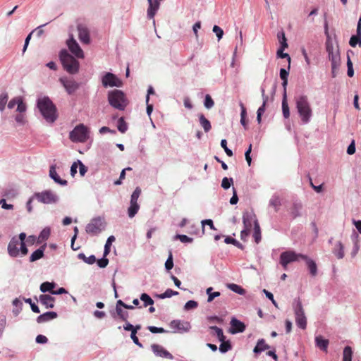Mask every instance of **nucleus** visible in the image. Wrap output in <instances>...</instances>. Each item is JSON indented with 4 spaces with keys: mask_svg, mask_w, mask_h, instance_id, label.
I'll return each mask as SVG.
<instances>
[{
    "mask_svg": "<svg viewBox=\"0 0 361 361\" xmlns=\"http://www.w3.org/2000/svg\"><path fill=\"white\" fill-rule=\"evenodd\" d=\"M37 108L47 122L54 123L56 120V106L48 97H40L37 99Z\"/></svg>",
    "mask_w": 361,
    "mask_h": 361,
    "instance_id": "1",
    "label": "nucleus"
},
{
    "mask_svg": "<svg viewBox=\"0 0 361 361\" xmlns=\"http://www.w3.org/2000/svg\"><path fill=\"white\" fill-rule=\"evenodd\" d=\"M295 105L299 116L303 123H308L312 116V109L308 97L300 95L295 98Z\"/></svg>",
    "mask_w": 361,
    "mask_h": 361,
    "instance_id": "2",
    "label": "nucleus"
},
{
    "mask_svg": "<svg viewBox=\"0 0 361 361\" xmlns=\"http://www.w3.org/2000/svg\"><path fill=\"white\" fill-rule=\"evenodd\" d=\"M63 68L70 74H75L79 71L80 63L66 50H61L59 54Z\"/></svg>",
    "mask_w": 361,
    "mask_h": 361,
    "instance_id": "3",
    "label": "nucleus"
},
{
    "mask_svg": "<svg viewBox=\"0 0 361 361\" xmlns=\"http://www.w3.org/2000/svg\"><path fill=\"white\" fill-rule=\"evenodd\" d=\"M108 101L114 108L123 111L126 107L128 102L124 93L119 90H114L108 92Z\"/></svg>",
    "mask_w": 361,
    "mask_h": 361,
    "instance_id": "4",
    "label": "nucleus"
},
{
    "mask_svg": "<svg viewBox=\"0 0 361 361\" xmlns=\"http://www.w3.org/2000/svg\"><path fill=\"white\" fill-rule=\"evenodd\" d=\"M89 137V129L84 124L76 126L69 134V138L73 142H85Z\"/></svg>",
    "mask_w": 361,
    "mask_h": 361,
    "instance_id": "5",
    "label": "nucleus"
},
{
    "mask_svg": "<svg viewBox=\"0 0 361 361\" xmlns=\"http://www.w3.org/2000/svg\"><path fill=\"white\" fill-rule=\"evenodd\" d=\"M34 198L42 204H55L59 201V195L53 190H45L34 193Z\"/></svg>",
    "mask_w": 361,
    "mask_h": 361,
    "instance_id": "6",
    "label": "nucleus"
},
{
    "mask_svg": "<svg viewBox=\"0 0 361 361\" xmlns=\"http://www.w3.org/2000/svg\"><path fill=\"white\" fill-rule=\"evenodd\" d=\"M293 310L297 326L302 329H305L307 327V318L302 303L299 300L295 301Z\"/></svg>",
    "mask_w": 361,
    "mask_h": 361,
    "instance_id": "7",
    "label": "nucleus"
},
{
    "mask_svg": "<svg viewBox=\"0 0 361 361\" xmlns=\"http://www.w3.org/2000/svg\"><path fill=\"white\" fill-rule=\"evenodd\" d=\"M326 49L328 53L329 59L331 62V65H333L334 67L340 66L341 57L338 47H334L332 41L327 39L326 42Z\"/></svg>",
    "mask_w": 361,
    "mask_h": 361,
    "instance_id": "8",
    "label": "nucleus"
},
{
    "mask_svg": "<svg viewBox=\"0 0 361 361\" xmlns=\"http://www.w3.org/2000/svg\"><path fill=\"white\" fill-rule=\"evenodd\" d=\"M305 258H307L306 255L298 254L293 251H286L281 254L280 263L283 269H286L288 264L299 261L300 259H302Z\"/></svg>",
    "mask_w": 361,
    "mask_h": 361,
    "instance_id": "9",
    "label": "nucleus"
},
{
    "mask_svg": "<svg viewBox=\"0 0 361 361\" xmlns=\"http://www.w3.org/2000/svg\"><path fill=\"white\" fill-rule=\"evenodd\" d=\"M104 228V223L102 218L97 217L92 219L86 226V232L92 235H96L102 232Z\"/></svg>",
    "mask_w": 361,
    "mask_h": 361,
    "instance_id": "10",
    "label": "nucleus"
},
{
    "mask_svg": "<svg viewBox=\"0 0 361 361\" xmlns=\"http://www.w3.org/2000/svg\"><path fill=\"white\" fill-rule=\"evenodd\" d=\"M102 83L104 87H121L123 85L122 81L114 74L106 73L102 78Z\"/></svg>",
    "mask_w": 361,
    "mask_h": 361,
    "instance_id": "11",
    "label": "nucleus"
},
{
    "mask_svg": "<svg viewBox=\"0 0 361 361\" xmlns=\"http://www.w3.org/2000/svg\"><path fill=\"white\" fill-rule=\"evenodd\" d=\"M67 46L71 52L78 59H84L85 55L82 49L78 43L74 39L73 35H71L69 39L66 42Z\"/></svg>",
    "mask_w": 361,
    "mask_h": 361,
    "instance_id": "12",
    "label": "nucleus"
},
{
    "mask_svg": "<svg viewBox=\"0 0 361 361\" xmlns=\"http://www.w3.org/2000/svg\"><path fill=\"white\" fill-rule=\"evenodd\" d=\"M59 82L63 86L68 94H73L79 88L78 82L73 79L68 78L67 77L60 78Z\"/></svg>",
    "mask_w": 361,
    "mask_h": 361,
    "instance_id": "13",
    "label": "nucleus"
},
{
    "mask_svg": "<svg viewBox=\"0 0 361 361\" xmlns=\"http://www.w3.org/2000/svg\"><path fill=\"white\" fill-rule=\"evenodd\" d=\"M8 253L11 257L21 256L20 243L16 236L13 237L8 245Z\"/></svg>",
    "mask_w": 361,
    "mask_h": 361,
    "instance_id": "14",
    "label": "nucleus"
},
{
    "mask_svg": "<svg viewBox=\"0 0 361 361\" xmlns=\"http://www.w3.org/2000/svg\"><path fill=\"white\" fill-rule=\"evenodd\" d=\"M78 39L81 43L89 44L90 43V34L88 27L84 24H78L77 26Z\"/></svg>",
    "mask_w": 361,
    "mask_h": 361,
    "instance_id": "15",
    "label": "nucleus"
},
{
    "mask_svg": "<svg viewBox=\"0 0 361 361\" xmlns=\"http://www.w3.org/2000/svg\"><path fill=\"white\" fill-rule=\"evenodd\" d=\"M170 326L175 330L174 332L179 333L188 332L191 328L189 322L180 320H173L170 323Z\"/></svg>",
    "mask_w": 361,
    "mask_h": 361,
    "instance_id": "16",
    "label": "nucleus"
},
{
    "mask_svg": "<svg viewBox=\"0 0 361 361\" xmlns=\"http://www.w3.org/2000/svg\"><path fill=\"white\" fill-rule=\"evenodd\" d=\"M151 348L156 356L167 358L169 360L173 359V356L160 345L152 344L151 345Z\"/></svg>",
    "mask_w": 361,
    "mask_h": 361,
    "instance_id": "17",
    "label": "nucleus"
},
{
    "mask_svg": "<svg viewBox=\"0 0 361 361\" xmlns=\"http://www.w3.org/2000/svg\"><path fill=\"white\" fill-rule=\"evenodd\" d=\"M302 203L300 201H295L289 208V213L293 219H295L302 216Z\"/></svg>",
    "mask_w": 361,
    "mask_h": 361,
    "instance_id": "18",
    "label": "nucleus"
},
{
    "mask_svg": "<svg viewBox=\"0 0 361 361\" xmlns=\"http://www.w3.org/2000/svg\"><path fill=\"white\" fill-rule=\"evenodd\" d=\"M245 329V325L240 320L233 318L231 321L230 332L233 334L242 333Z\"/></svg>",
    "mask_w": 361,
    "mask_h": 361,
    "instance_id": "19",
    "label": "nucleus"
},
{
    "mask_svg": "<svg viewBox=\"0 0 361 361\" xmlns=\"http://www.w3.org/2000/svg\"><path fill=\"white\" fill-rule=\"evenodd\" d=\"M149 7L147 11V18L149 19H154L157 11L159 8L160 4L157 0H152L148 2Z\"/></svg>",
    "mask_w": 361,
    "mask_h": 361,
    "instance_id": "20",
    "label": "nucleus"
},
{
    "mask_svg": "<svg viewBox=\"0 0 361 361\" xmlns=\"http://www.w3.org/2000/svg\"><path fill=\"white\" fill-rule=\"evenodd\" d=\"M255 221L257 220L256 219L254 214L249 212H245L243 213V221L245 228H246L247 229H251L252 224V222L255 224Z\"/></svg>",
    "mask_w": 361,
    "mask_h": 361,
    "instance_id": "21",
    "label": "nucleus"
},
{
    "mask_svg": "<svg viewBox=\"0 0 361 361\" xmlns=\"http://www.w3.org/2000/svg\"><path fill=\"white\" fill-rule=\"evenodd\" d=\"M261 93H262V99H263V103H262V105L260 107H259L257 112V120L259 123H260V122H261V117H262V115L265 111L266 104L269 99L268 96L265 94V90L263 87L261 88Z\"/></svg>",
    "mask_w": 361,
    "mask_h": 361,
    "instance_id": "22",
    "label": "nucleus"
},
{
    "mask_svg": "<svg viewBox=\"0 0 361 361\" xmlns=\"http://www.w3.org/2000/svg\"><path fill=\"white\" fill-rule=\"evenodd\" d=\"M39 300L41 304L44 305L46 308H53L54 307V298L49 295H41Z\"/></svg>",
    "mask_w": 361,
    "mask_h": 361,
    "instance_id": "23",
    "label": "nucleus"
},
{
    "mask_svg": "<svg viewBox=\"0 0 361 361\" xmlns=\"http://www.w3.org/2000/svg\"><path fill=\"white\" fill-rule=\"evenodd\" d=\"M49 176L51 179L54 180L55 183L61 185H66L67 181L66 180L61 179L60 176L58 175L55 166H51L49 169Z\"/></svg>",
    "mask_w": 361,
    "mask_h": 361,
    "instance_id": "24",
    "label": "nucleus"
},
{
    "mask_svg": "<svg viewBox=\"0 0 361 361\" xmlns=\"http://www.w3.org/2000/svg\"><path fill=\"white\" fill-rule=\"evenodd\" d=\"M57 317V314L55 312H45L37 318V322L39 324L44 323L51 321Z\"/></svg>",
    "mask_w": 361,
    "mask_h": 361,
    "instance_id": "25",
    "label": "nucleus"
},
{
    "mask_svg": "<svg viewBox=\"0 0 361 361\" xmlns=\"http://www.w3.org/2000/svg\"><path fill=\"white\" fill-rule=\"evenodd\" d=\"M349 44L353 47H356L357 44L361 45V31L360 26H357V34L350 37Z\"/></svg>",
    "mask_w": 361,
    "mask_h": 361,
    "instance_id": "26",
    "label": "nucleus"
},
{
    "mask_svg": "<svg viewBox=\"0 0 361 361\" xmlns=\"http://www.w3.org/2000/svg\"><path fill=\"white\" fill-rule=\"evenodd\" d=\"M19 243H20V252H21V256H25L27 254L28 250L26 247L25 240L26 238V234L25 233H20L17 237Z\"/></svg>",
    "mask_w": 361,
    "mask_h": 361,
    "instance_id": "27",
    "label": "nucleus"
},
{
    "mask_svg": "<svg viewBox=\"0 0 361 361\" xmlns=\"http://www.w3.org/2000/svg\"><path fill=\"white\" fill-rule=\"evenodd\" d=\"M199 121L200 126L203 128L205 133L209 132L212 128V125L210 121L205 118L203 114H199Z\"/></svg>",
    "mask_w": 361,
    "mask_h": 361,
    "instance_id": "28",
    "label": "nucleus"
},
{
    "mask_svg": "<svg viewBox=\"0 0 361 361\" xmlns=\"http://www.w3.org/2000/svg\"><path fill=\"white\" fill-rule=\"evenodd\" d=\"M316 345L324 351L327 350L329 341L327 339L323 338L322 336H318L315 338Z\"/></svg>",
    "mask_w": 361,
    "mask_h": 361,
    "instance_id": "29",
    "label": "nucleus"
},
{
    "mask_svg": "<svg viewBox=\"0 0 361 361\" xmlns=\"http://www.w3.org/2000/svg\"><path fill=\"white\" fill-rule=\"evenodd\" d=\"M302 259L305 260L311 275L315 276L317 274V267L316 263L312 259L308 258L307 256V258Z\"/></svg>",
    "mask_w": 361,
    "mask_h": 361,
    "instance_id": "30",
    "label": "nucleus"
},
{
    "mask_svg": "<svg viewBox=\"0 0 361 361\" xmlns=\"http://www.w3.org/2000/svg\"><path fill=\"white\" fill-rule=\"evenodd\" d=\"M269 345L266 344L264 339H260L257 341V345L255 347L253 351L255 353L258 354L267 349H269Z\"/></svg>",
    "mask_w": 361,
    "mask_h": 361,
    "instance_id": "31",
    "label": "nucleus"
},
{
    "mask_svg": "<svg viewBox=\"0 0 361 361\" xmlns=\"http://www.w3.org/2000/svg\"><path fill=\"white\" fill-rule=\"evenodd\" d=\"M45 246H42L40 248L37 249L35 252L32 253L30 257V262H35L39 259H41L44 256V250Z\"/></svg>",
    "mask_w": 361,
    "mask_h": 361,
    "instance_id": "32",
    "label": "nucleus"
},
{
    "mask_svg": "<svg viewBox=\"0 0 361 361\" xmlns=\"http://www.w3.org/2000/svg\"><path fill=\"white\" fill-rule=\"evenodd\" d=\"M334 255L338 259H342L344 257V247L341 242H338L333 250Z\"/></svg>",
    "mask_w": 361,
    "mask_h": 361,
    "instance_id": "33",
    "label": "nucleus"
},
{
    "mask_svg": "<svg viewBox=\"0 0 361 361\" xmlns=\"http://www.w3.org/2000/svg\"><path fill=\"white\" fill-rule=\"evenodd\" d=\"M281 204V198L279 195H274L269 200V205L273 207L276 212L279 211V207Z\"/></svg>",
    "mask_w": 361,
    "mask_h": 361,
    "instance_id": "34",
    "label": "nucleus"
},
{
    "mask_svg": "<svg viewBox=\"0 0 361 361\" xmlns=\"http://www.w3.org/2000/svg\"><path fill=\"white\" fill-rule=\"evenodd\" d=\"M287 96L283 95V100H282V112L283 116L285 118H288L290 116V110L288 107V104L287 102Z\"/></svg>",
    "mask_w": 361,
    "mask_h": 361,
    "instance_id": "35",
    "label": "nucleus"
},
{
    "mask_svg": "<svg viewBox=\"0 0 361 361\" xmlns=\"http://www.w3.org/2000/svg\"><path fill=\"white\" fill-rule=\"evenodd\" d=\"M209 329L214 331V335H215L219 341H224L226 339L225 336L224 335L223 330L221 328H219L216 326H212Z\"/></svg>",
    "mask_w": 361,
    "mask_h": 361,
    "instance_id": "36",
    "label": "nucleus"
},
{
    "mask_svg": "<svg viewBox=\"0 0 361 361\" xmlns=\"http://www.w3.org/2000/svg\"><path fill=\"white\" fill-rule=\"evenodd\" d=\"M253 238L256 243H259L261 240V231L257 221H255Z\"/></svg>",
    "mask_w": 361,
    "mask_h": 361,
    "instance_id": "37",
    "label": "nucleus"
},
{
    "mask_svg": "<svg viewBox=\"0 0 361 361\" xmlns=\"http://www.w3.org/2000/svg\"><path fill=\"white\" fill-rule=\"evenodd\" d=\"M227 287L231 290L232 291L239 294V295H245L246 291L244 288H243L241 286L235 284V283H229L228 284Z\"/></svg>",
    "mask_w": 361,
    "mask_h": 361,
    "instance_id": "38",
    "label": "nucleus"
},
{
    "mask_svg": "<svg viewBox=\"0 0 361 361\" xmlns=\"http://www.w3.org/2000/svg\"><path fill=\"white\" fill-rule=\"evenodd\" d=\"M140 209L138 203H130V207L128 209V216L133 218L135 216Z\"/></svg>",
    "mask_w": 361,
    "mask_h": 361,
    "instance_id": "39",
    "label": "nucleus"
},
{
    "mask_svg": "<svg viewBox=\"0 0 361 361\" xmlns=\"http://www.w3.org/2000/svg\"><path fill=\"white\" fill-rule=\"evenodd\" d=\"M55 287V284L54 283L50 282H44L40 286V290L42 293L51 292L53 291V288Z\"/></svg>",
    "mask_w": 361,
    "mask_h": 361,
    "instance_id": "40",
    "label": "nucleus"
},
{
    "mask_svg": "<svg viewBox=\"0 0 361 361\" xmlns=\"http://www.w3.org/2000/svg\"><path fill=\"white\" fill-rule=\"evenodd\" d=\"M212 290H213L212 287H209L206 290V293L208 295V298H207L208 302H212L215 298L219 297L220 295V292H218V291L212 292Z\"/></svg>",
    "mask_w": 361,
    "mask_h": 361,
    "instance_id": "41",
    "label": "nucleus"
},
{
    "mask_svg": "<svg viewBox=\"0 0 361 361\" xmlns=\"http://www.w3.org/2000/svg\"><path fill=\"white\" fill-rule=\"evenodd\" d=\"M140 300L143 302L145 307L154 304V300L147 293H142L140 295Z\"/></svg>",
    "mask_w": 361,
    "mask_h": 361,
    "instance_id": "42",
    "label": "nucleus"
},
{
    "mask_svg": "<svg viewBox=\"0 0 361 361\" xmlns=\"http://www.w3.org/2000/svg\"><path fill=\"white\" fill-rule=\"evenodd\" d=\"M353 350L350 346L345 347L343 350V361H352Z\"/></svg>",
    "mask_w": 361,
    "mask_h": 361,
    "instance_id": "43",
    "label": "nucleus"
},
{
    "mask_svg": "<svg viewBox=\"0 0 361 361\" xmlns=\"http://www.w3.org/2000/svg\"><path fill=\"white\" fill-rule=\"evenodd\" d=\"M116 312L117 316L124 322H126L128 318V312L124 311L121 307H116Z\"/></svg>",
    "mask_w": 361,
    "mask_h": 361,
    "instance_id": "44",
    "label": "nucleus"
},
{
    "mask_svg": "<svg viewBox=\"0 0 361 361\" xmlns=\"http://www.w3.org/2000/svg\"><path fill=\"white\" fill-rule=\"evenodd\" d=\"M78 258L82 259L85 262H86L88 264H92L96 262V257L93 255L87 257L85 254L80 253L78 255Z\"/></svg>",
    "mask_w": 361,
    "mask_h": 361,
    "instance_id": "45",
    "label": "nucleus"
},
{
    "mask_svg": "<svg viewBox=\"0 0 361 361\" xmlns=\"http://www.w3.org/2000/svg\"><path fill=\"white\" fill-rule=\"evenodd\" d=\"M115 237L114 235H111L108 238L106 244L104 245V256H106L110 252V247L113 242L115 241Z\"/></svg>",
    "mask_w": 361,
    "mask_h": 361,
    "instance_id": "46",
    "label": "nucleus"
},
{
    "mask_svg": "<svg viewBox=\"0 0 361 361\" xmlns=\"http://www.w3.org/2000/svg\"><path fill=\"white\" fill-rule=\"evenodd\" d=\"M50 233L51 231L49 228H44L39 233V241L43 242L47 240L50 235Z\"/></svg>",
    "mask_w": 361,
    "mask_h": 361,
    "instance_id": "47",
    "label": "nucleus"
},
{
    "mask_svg": "<svg viewBox=\"0 0 361 361\" xmlns=\"http://www.w3.org/2000/svg\"><path fill=\"white\" fill-rule=\"evenodd\" d=\"M8 99V95L6 92H2L0 94V111H3L5 109Z\"/></svg>",
    "mask_w": 361,
    "mask_h": 361,
    "instance_id": "48",
    "label": "nucleus"
},
{
    "mask_svg": "<svg viewBox=\"0 0 361 361\" xmlns=\"http://www.w3.org/2000/svg\"><path fill=\"white\" fill-rule=\"evenodd\" d=\"M117 128H118V130L122 133H124L127 131L128 125L126 123V121H124L123 117H121L118 119Z\"/></svg>",
    "mask_w": 361,
    "mask_h": 361,
    "instance_id": "49",
    "label": "nucleus"
},
{
    "mask_svg": "<svg viewBox=\"0 0 361 361\" xmlns=\"http://www.w3.org/2000/svg\"><path fill=\"white\" fill-rule=\"evenodd\" d=\"M277 37L279 39V42L280 43L281 47L282 48H287L288 47V43L287 39L286 38L285 34L283 32H280L277 35Z\"/></svg>",
    "mask_w": 361,
    "mask_h": 361,
    "instance_id": "50",
    "label": "nucleus"
},
{
    "mask_svg": "<svg viewBox=\"0 0 361 361\" xmlns=\"http://www.w3.org/2000/svg\"><path fill=\"white\" fill-rule=\"evenodd\" d=\"M221 343L219 346V350L222 353H225L231 349V345L229 341H221Z\"/></svg>",
    "mask_w": 361,
    "mask_h": 361,
    "instance_id": "51",
    "label": "nucleus"
},
{
    "mask_svg": "<svg viewBox=\"0 0 361 361\" xmlns=\"http://www.w3.org/2000/svg\"><path fill=\"white\" fill-rule=\"evenodd\" d=\"M177 295H178V293L177 291H174L171 289H167L164 293L159 295L158 297L161 299H164Z\"/></svg>",
    "mask_w": 361,
    "mask_h": 361,
    "instance_id": "52",
    "label": "nucleus"
},
{
    "mask_svg": "<svg viewBox=\"0 0 361 361\" xmlns=\"http://www.w3.org/2000/svg\"><path fill=\"white\" fill-rule=\"evenodd\" d=\"M141 189L140 188H136L133 191V194L130 197V203H137V200L140 195Z\"/></svg>",
    "mask_w": 361,
    "mask_h": 361,
    "instance_id": "53",
    "label": "nucleus"
},
{
    "mask_svg": "<svg viewBox=\"0 0 361 361\" xmlns=\"http://www.w3.org/2000/svg\"><path fill=\"white\" fill-rule=\"evenodd\" d=\"M286 48H282V47H280L278 51H277V56L279 58H281V59H283V58H287L288 59V69L290 68V56L286 54V53H283V50L285 49Z\"/></svg>",
    "mask_w": 361,
    "mask_h": 361,
    "instance_id": "54",
    "label": "nucleus"
},
{
    "mask_svg": "<svg viewBox=\"0 0 361 361\" xmlns=\"http://www.w3.org/2000/svg\"><path fill=\"white\" fill-rule=\"evenodd\" d=\"M224 242L226 244H233V245H235L236 247H239L240 249L243 248V245L241 243H240L238 241H237L235 239L233 238L226 237L224 239Z\"/></svg>",
    "mask_w": 361,
    "mask_h": 361,
    "instance_id": "55",
    "label": "nucleus"
},
{
    "mask_svg": "<svg viewBox=\"0 0 361 361\" xmlns=\"http://www.w3.org/2000/svg\"><path fill=\"white\" fill-rule=\"evenodd\" d=\"M173 267V255L171 252H169V255L168 257V259H166L165 262V268L166 270L169 271L171 270Z\"/></svg>",
    "mask_w": 361,
    "mask_h": 361,
    "instance_id": "56",
    "label": "nucleus"
},
{
    "mask_svg": "<svg viewBox=\"0 0 361 361\" xmlns=\"http://www.w3.org/2000/svg\"><path fill=\"white\" fill-rule=\"evenodd\" d=\"M174 239H179L182 243H192L193 239L186 235L177 234L174 236Z\"/></svg>",
    "mask_w": 361,
    "mask_h": 361,
    "instance_id": "57",
    "label": "nucleus"
},
{
    "mask_svg": "<svg viewBox=\"0 0 361 361\" xmlns=\"http://www.w3.org/2000/svg\"><path fill=\"white\" fill-rule=\"evenodd\" d=\"M347 67H348V71L347 74L349 77H353L354 75V70L353 67V63L350 59L349 55H348L347 59Z\"/></svg>",
    "mask_w": 361,
    "mask_h": 361,
    "instance_id": "58",
    "label": "nucleus"
},
{
    "mask_svg": "<svg viewBox=\"0 0 361 361\" xmlns=\"http://www.w3.org/2000/svg\"><path fill=\"white\" fill-rule=\"evenodd\" d=\"M232 183H233V178H228L227 177H225L222 180L221 187L224 189L227 190L231 187V185Z\"/></svg>",
    "mask_w": 361,
    "mask_h": 361,
    "instance_id": "59",
    "label": "nucleus"
},
{
    "mask_svg": "<svg viewBox=\"0 0 361 361\" xmlns=\"http://www.w3.org/2000/svg\"><path fill=\"white\" fill-rule=\"evenodd\" d=\"M214 104V102L213 99H212V97L209 94H207L205 96V99H204V105L205 108L209 109L212 107H213Z\"/></svg>",
    "mask_w": 361,
    "mask_h": 361,
    "instance_id": "60",
    "label": "nucleus"
},
{
    "mask_svg": "<svg viewBox=\"0 0 361 361\" xmlns=\"http://www.w3.org/2000/svg\"><path fill=\"white\" fill-rule=\"evenodd\" d=\"M221 146L224 149L226 154L228 157H232L233 156V152L230 149L228 148V147H227V141L225 139L221 140Z\"/></svg>",
    "mask_w": 361,
    "mask_h": 361,
    "instance_id": "61",
    "label": "nucleus"
},
{
    "mask_svg": "<svg viewBox=\"0 0 361 361\" xmlns=\"http://www.w3.org/2000/svg\"><path fill=\"white\" fill-rule=\"evenodd\" d=\"M197 305H198V304L196 301L189 300L185 304L184 309L185 310H192V309L196 308L197 307Z\"/></svg>",
    "mask_w": 361,
    "mask_h": 361,
    "instance_id": "62",
    "label": "nucleus"
},
{
    "mask_svg": "<svg viewBox=\"0 0 361 361\" xmlns=\"http://www.w3.org/2000/svg\"><path fill=\"white\" fill-rule=\"evenodd\" d=\"M25 302L26 303H28V304L30 305V307H31V310H32V312H34L35 313H39L40 312V310H39L38 306L37 305H35V303L32 302L31 298L25 299Z\"/></svg>",
    "mask_w": 361,
    "mask_h": 361,
    "instance_id": "63",
    "label": "nucleus"
},
{
    "mask_svg": "<svg viewBox=\"0 0 361 361\" xmlns=\"http://www.w3.org/2000/svg\"><path fill=\"white\" fill-rule=\"evenodd\" d=\"M212 30L216 34V37L218 38V40H220L222 38L223 35H224L223 30L220 27H219L217 25H214L213 27Z\"/></svg>",
    "mask_w": 361,
    "mask_h": 361,
    "instance_id": "64",
    "label": "nucleus"
}]
</instances>
